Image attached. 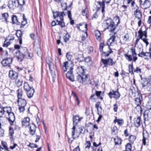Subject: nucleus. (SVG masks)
Wrapping results in <instances>:
<instances>
[{"label":"nucleus","instance_id":"obj_1","mask_svg":"<svg viewBox=\"0 0 151 151\" xmlns=\"http://www.w3.org/2000/svg\"><path fill=\"white\" fill-rule=\"evenodd\" d=\"M85 70H86V68L84 66H81L78 68L76 70L78 74L76 77L77 81L84 85L87 84L93 85L94 81L92 79H90L89 75L86 74Z\"/></svg>","mask_w":151,"mask_h":151},{"label":"nucleus","instance_id":"obj_2","mask_svg":"<svg viewBox=\"0 0 151 151\" xmlns=\"http://www.w3.org/2000/svg\"><path fill=\"white\" fill-rule=\"evenodd\" d=\"M114 20L116 21V24L110 18L106 20V29H108L110 32H114L118 25L120 23L119 17L118 16L115 17Z\"/></svg>","mask_w":151,"mask_h":151},{"label":"nucleus","instance_id":"obj_3","mask_svg":"<svg viewBox=\"0 0 151 151\" xmlns=\"http://www.w3.org/2000/svg\"><path fill=\"white\" fill-rule=\"evenodd\" d=\"M64 65L63 66V70L65 72L67 71L68 69H69L66 74V77L70 81L73 82L75 81L74 77L73 74V68L71 66L70 67L68 66V61L65 62L63 63Z\"/></svg>","mask_w":151,"mask_h":151},{"label":"nucleus","instance_id":"obj_4","mask_svg":"<svg viewBox=\"0 0 151 151\" xmlns=\"http://www.w3.org/2000/svg\"><path fill=\"white\" fill-rule=\"evenodd\" d=\"M4 107V114L6 113L8 114V117H6V118L11 125H14L13 123L15 121V118L14 113L12 111L11 108L8 106Z\"/></svg>","mask_w":151,"mask_h":151},{"label":"nucleus","instance_id":"obj_5","mask_svg":"<svg viewBox=\"0 0 151 151\" xmlns=\"http://www.w3.org/2000/svg\"><path fill=\"white\" fill-rule=\"evenodd\" d=\"M24 89L26 92L27 96L31 98L33 95L35 90L28 83L25 82L24 84Z\"/></svg>","mask_w":151,"mask_h":151},{"label":"nucleus","instance_id":"obj_6","mask_svg":"<svg viewBox=\"0 0 151 151\" xmlns=\"http://www.w3.org/2000/svg\"><path fill=\"white\" fill-rule=\"evenodd\" d=\"M131 54L133 56V59H132V56L130 55L126 54L124 55V56L126 59L129 61H131L132 60L134 62H135L137 59V53L136 52L135 49L132 48L131 49Z\"/></svg>","mask_w":151,"mask_h":151},{"label":"nucleus","instance_id":"obj_7","mask_svg":"<svg viewBox=\"0 0 151 151\" xmlns=\"http://www.w3.org/2000/svg\"><path fill=\"white\" fill-rule=\"evenodd\" d=\"M108 95L110 99L114 98L116 99H118L120 96V94L118 91V88L116 91H114L113 90H110Z\"/></svg>","mask_w":151,"mask_h":151},{"label":"nucleus","instance_id":"obj_8","mask_svg":"<svg viewBox=\"0 0 151 151\" xmlns=\"http://www.w3.org/2000/svg\"><path fill=\"white\" fill-rule=\"evenodd\" d=\"M101 61L104 65V67H107L108 65L109 66H112L115 64V62L113 61L112 59L109 58L107 59H102Z\"/></svg>","mask_w":151,"mask_h":151},{"label":"nucleus","instance_id":"obj_9","mask_svg":"<svg viewBox=\"0 0 151 151\" xmlns=\"http://www.w3.org/2000/svg\"><path fill=\"white\" fill-rule=\"evenodd\" d=\"M20 52L24 56V57L28 59L31 58L32 56L30 55V53L26 47H21L20 48Z\"/></svg>","mask_w":151,"mask_h":151},{"label":"nucleus","instance_id":"obj_10","mask_svg":"<svg viewBox=\"0 0 151 151\" xmlns=\"http://www.w3.org/2000/svg\"><path fill=\"white\" fill-rule=\"evenodd\" d=\"M8 6L9 9H14L19 6L16 0H9Z\"/></svg>","mask_w":151,"mask_h":151},{"label":"nucleus","instance_id":"obj_11","mask_svg":"<svg viewBox=\"0 0 151 151\" xmlns=\"http://www.w3.org/2000/svg\"><path fill=\"white\" fill-rule=\"evenodd\" d=\"M53 13L54 18H57L59 17L60 20H64L63 17L66 15L63 12H60L57 11L55 12H53Z\"/></svg>","mask_w":151,"mask_h":151},{"label":"nucleus","instance_id":"obj_12","mask_svg":"<svg viewBox=\"0 0 151 151\" xmlns=\"http://www.w3.org/2000/svg\"><path fill=\"white\" fill-rule=\"evenodd\" d=\"M13 59L12 58H9L4 59L1 62V63L4 67L8 66L9 67L10 64L12 63Z\"/></svg>","mask_w":151,"mask_h":151},{"label":"nucleus","instance_id":"obj_13","mask_svg":"<svg viewBox=\"0 0 151 151\" xmlns=\"http://www.w3.org/2000/svg\"><path fill=\"white\" fill-rule=\"evenodd\" d=\"M9 76L12 80H14L18 78V74L15 71L10 70L9 72Z\"/></svg>","mask_w":151,"mask_h":151},{"label":"nucleus","instance_id":"obj_14","mask_svg":"<svg viewBox=\"0 0 151 151\" xmlns=\"http://www.w3.org/2000/svg\"><path fill=\"white\" fill-rule=\"evenodd\" d=\"M105 1L106 0H102V2L100 1L97 2V4L100 6V7L102 9L101 12L103 14H104ZM111 1V0H109V1H106V3L107 4H108L110 3Z\"/></svg>","mask_w":151,"mask_h":151},{"label":"nucleus","instance_id":"obj_15","mask_svg":"<svg viewBox=\"0 0 151 151\" xmlns=\"http://www.w3.org/2000/svg\"><path fill=\"white\" fill-rule=\"evenodd\" d=\"M29 132L32 135H33L35 134L36 126L33 123H31L29 127Z\"/></svg>","mask_w":151,"mask_h":151},{"label":"nucleus","instance_id":"obj_16","mask_svg":"<svg viewBox=\"0 0 151 151\" xmlns=\"http://www.w3.org/2000/svg\"><path fill=\"white\" fill-rule=\"evenodd\" d=\"M140 4L143 6L145 9L149 8L150 5V2L148 0H140Z\"/></svg>","mask_w":151,"mask_h":151},{"label":"nucleus","instance_id":"obj_17","mask_svg":"<svg viewBox=\"0 0 151 151\" xmlns=\"http://www.w3.org/2000/svg\"><path fill=\"white\" fill-rule=\"evenodd\" d=\"M114 34H115V33ZM115 38L116 37L114 35L111 37L107 40V44L109 46L108 48H110L109 47V46L113 45H114V43Z\"/></svg>","mask_w":151,"mask_h":151},{"label":"nucleus","instance_id":"obj_18","mask_svg":"<svg viewBox=\"0 0 151 151\" xmlns=\"http://www.w3.org/2000/svg\"><path fill=\"white\" fill-rule=\"evenodd\" d=\"M114 34H115V33ZM115 38L116 37L114 35L111 37L107 40V44L109 46L108 48H110L109 47V46L113 45H114V43Z\"/></svg>","mask_w":151,"mask_h":151},{"label":"nucleus","instance_id":"obj_19","mask_svg":"<svg viewBox=\"0 0 151 151\" xmlns=\"http://www.w3.org/2000/svg\"><path fill=\"white\" fill-rule=\"evenodd\" d=\"M16 56L18 61L21 62L24 57V56L21 53L20 50H17L16 52Z\"/></svg>","mask_w":151,"mask_h":151},{"label":"nucleus","instance_id":"obj_20","mask_svg":"<svg viewBox=\"0 0 151 151\" xmlns=\"http://www.w3.org/2000/svg\"><path fill=\"white\" fill-rule=\"evenodd\" d=\"M30 119L29 117H27L24 118L22 121V125L23 127H26L27 126L29 127L30 124H29Z\"/></svg>","mask_w":151,"mask_h":151},{"label":"nucleus","instance_id":"obj_21","mask_svg":"<svg viewBox=\"0 0 151 151\" xmlns=\"http://www.w3.org/2000/svg\"><path fill=\"white\" fill-rule=\"evenodd\" d=\"M16 35L18 38V39L19 40V43L20 44H22V37L23 35L22 32L19 30H17L16 32Z\"/></svg>","mask_w":151,"mask_h":151},{"label":"nucleus","instance_id":"obj_22","mask_svg":"<svg viewBox=\"0 0 151 151\" xmlns=\"http://www.w3.org/2000/svg\"><path fill=\"white\" fill-rule=\"evenodd\" d=\"M75 58L79 62H83L84 61V57L83 54H76L75 55Z\"/></svg>","mask_w":151,"mask_h":151},{"label":"nucleus","instance_id":"obj_23","mask_svg":"<svg viewBox=\"0 0 151 151\" xmlns=\"http://www.w3.org/2000/svg\"><path fill=\"white\" fill-rule=\"evenodd\" d=\"M141 117L137 116V118L134 119V125L137 127H139L140 125Z\"/></svg>","mask_w":151,"mask_h":151},{"label":"nucleus","instance_id":"obj_24","mask_svg":"<svg viewBox=\"0 0 151 151\" xmlns=\"http://www.w3.org/2000/svg\"><path fill=\"white\" fill-rule=\"evenodd\" d=\"M134 15L135 17L138 19H140L142 17V15L141 12L138 9L136 10L134 12Z\"/></svg>","mask_w":151,"mask_h":151},{"label":"nucleus","instance_id":"obj_25","mask_svg":"<svg viewBox=\"0 0 151 151\" xmlns=\"http://www.w3.org/2000/svg\"><path fill=\"white\" fill-rule=\"evenodd\" d=\"M18 102L19 106H23L25 107V106H26L27 102L24 99L18 100Z\"/></svg>","mask_w":151,"mask_h":151},{"label":"nucleus","instance_id":"obj_26","mask_svg":"<svg viewBox=\"0 0 151 151\" xmlns=\"http://www.w3.org/2000/svg\"><path fill=\"white\" fill-rule=\"evenodd\" d=\"M142 99V96H139V97H137L135 98V104L137 106H140L141 104V100Z\"/></svg>","mask_w":151,"mask_h":151},{"label":"nucleus","instance_id":"obj_27","mask_svg":"<svg viewBox=\"0 0 151 151\" xmlns=\"http://www.w3.org/2000/svg\"><path fill=\"white\" fill-rule=\"evenodd\" d=\"M14 80L16 85L17 86L19 87L22 86L23 82V80L22 79L18 78Z\"/></svg>","mask_w":151,"mask_h":151},{"label":"nucleus","instance_id":"obj_28","mask_svg":"<svg viewBox=\"0 0 151 151\" xmlns=\"http://www.w3.org/2000/svg\"><path fill=\"white\" fill-rule=\"evenodd\" d=\"M95 35L97 40L100 42L101 40V34L100 32L98 30H96L95 31Z\"/></svg>","mask_w":151,"mask_h":151},{"label":"nucleus","instance_id":"obj_29","mask_svg":"<svg viewBox=\"0 0 151 151\" xmlns=\"http://www.w3.org/2000/svg\"><path fill=\"white\" fill-rule=\"evenodd\" d=\"M17 96L18 98V100H21V99H22V97L23 94L22 92V90L21 89H18L17 91Z\"/></svg>","mask_w":151,"mask_h":151},{"label":"nucleus","instance_id":"obj_30","mask_svg":"<svg viewBox=\"0 0 151 151\" xmlns=\"http://www.w3.org/2000/svg\"><path fill=\"white\" fill-rule=\"evenodd\" d=\"M114 122L115 123L117 122L118 124L120 126H122L124 123V120L123 119H117L116 117V119L114 120Z\"/></svg>","mask_w":151,"mask_h":151},{"label":"nucleus","instance_id":"obj_31","mask_svg":"<svg viewBox=\"0 0 151 151\" xmlns=\"http://www.w3.org/2000/svg\"><path fill=\"white\" fill-rule=\"evenodd\" d=\"M100 102H97L95 105V106L97 109L98 114H99V112L101 111L102 110V108Z\"/></svg>","mask_w":151,"mask_h":151},{"label":"nucleus","instance_id":"obj_32","mask_svg":"<svg viewBox=\"0 0 151 151\" xmlns=\"http://www.w3.org/2000/svg\"><path fill=\"white\" fill-rule=\"evenodd\" d=\"M12 22L14 24H18L19 23L17 17L15 15H14L12 16Z\"/></svg>","mask_w":151,"mask_h":151},{"label":"nucleus","instance_id":"obj_33","mask_svg":"<svg viewBox=\"0 0 151 151\" xmlns=\"http://www.w3.org/2000/svg\"><path fill=\"white\" fill-rule=\"evenodd\" d=\"M18 6L21 7L22 6L24 5L25 3V0H16Z\"/></svg>","mask_w":151,"mask_h":151},{"label":"nucleus","instance_id":"obj_34","mask_svg":"<svg viewBox=\"0 0 151 151\" xmlns=\"http://www.w3.org/2000/svg\"><path fill=\"white\" fill-rule=\"evenodd\" d=\"M131 7L132 9L137 10L138 9L139 7L137 6L135 4L134 1H132L131 3Z\"/></svg>","mask_w":151,"mask_h":151},{"label":"nucleus","instance_id":"obj_35","mask_svg":"<svg viewBox=\"0 0 151 151\" xmlns=\"http://www.w3.org/2000/svg\"><path fill=\"white\" fill-rule=\"evenodd\" d=\"M56 20L58 22L57 24L60 26L62 28L65 26L63 20H60H60L59 21L58 19H56Z\"/></svg>","mask_w":151,"mask_h":151},{"label":"nucleus","instance_id":"obj_36","mask_svg":"<svg viewBox=\"0 0 151 151\" xmlns=\"http://www.w3.org/2000/svg\"><path fill=\"white\" fill-rule=\"evenodd\" d=\"M144 58L145 59H148L149 58H151V52H144Z\"/></svg>","mask_w":151,"mask_h":151},{"label":"nucleus","instance_id":"obj_37","mask_svg":"<svg viewBox=\"0 0 151 151\" xmlns=\"http://www.w3.org/2000/svg\"><path fill=\"white\" fill-rule=\"evenodd\" d=\"M136 139V137L132 135H130L129 138V142L131 143H133Z\"/></svg>","mask_w":151,"mask_h":151},{"label":"nucleus","instance_id":"obj_38","mask_svg":"<svg viewBox=\"0 0 151 151\" xmlns=\"http://www.w3.org/2000/svg\"><path fill=\"white\" fill-rule=\"evenodd\" d=\"M114 141L115 145L121 144L122 143V140L120 138L116 137L114 139Z\"/></svg>","mask_w":151,"mask_h":151},{"label":"nucleus","instance_id":"obj_39","mask_svg":"<svg viewBox=\"0 0 151 151\" xmlns=\"http://www.w3.org/2000/svg\"><path fill=\"white\" fill-rule=\"evenodd\" d=\"M78 118H79V116L76 115L73 116V124L77 125L78 124Z\"/></svg>","mask_w":151,"mask_h":151},{"label":"nucleus","instance_id":"obj_40","mask_svg":"<svg viewBox=\"0 0 151 151\" xmlns=\"http://www.w3.org/2000/svg\"><path fill=\"white\" fill-rule=\"evenodd\" d=\"M23 21H22L21 22V26H20L21 28L24 27L27 23L26 19H25V17L24 14H23Z\"/></svg>","mask_w":151,"mask_h":151},{"label":"nucleus","instance_id":"obj_41","mask_svg":"<svg viewBox=\"0 0 151 151\" xmlns=\"http://www.w3.org/2000/svg\"><path fill=\"white\" fill-rule=\"evenodd\" d=\"M11 44V42L8 41L7 39H6L3 44V47H7Z\"/></svg>","mask_w":151,"mask_h":151},{"label":"nucleus","instance_id":"obj_42","mask_svg":"<svg viewBox=\"0 0 151 151\" xmlns=\"http://www.w3.org/2000/svg\"><path fill=\"white\" fill-rule=\"evenodd\" d=\"M141 78V79L142 80V87H144L147 85L148 83V82L147 79L145 78H144L142 79V78Z\"/></svg>","mask_w":151,"mask_h":151},{"label":"nucleus","instance_id":"obj_43","mask_svg":"<svg viewBox=\"0 0 151 151\" xmlns=\"http://www.w3.org/2000/svg\"><path fill=\"white\" fill-rule=\"evenodd\" d=\"M70 35L68 33H67L63 36L64 41L65 42L68 41L69 39Z\"/></svg>","mask_w":151,"mask_h":151},{"label":"nucleus","instance_id":"obj_44","mask_svg":"<svg viewBox=\"0 0 151 151\" xmlns=\"http://www.w3.org/2000/svg\"><path fill=\"white\" fill-rule=\"evenodd\" d=\"M9 135L11 136V138H12V136L14 134V131L13 128L11 127H9Z\"/></svg>","mask_w":151,"mask_h":151},{"label":"nucleus","instance_id":"obj_45","mask_svg":"<svg viewBox=\"0 0 151 151\" xmlns=\"http://www.w3.org/2000/svg\"><path fill=\"white\" fill-rule=\"evenodd\" d=\"M91 143L90 141H87L86 143L85 144L86 149L88 150L90 147Z\"/></svg>","mask_w":151,"mask_h":151},{"label":"nucleus","instance_id":"obj_46","mask_svg":"<svg viewBox=\"0 0 151 151\" xmlns=\"http://www.w3.org/2000/svg\"><path fill=\"white\" fill-rule=\"evenodd\" d=\"M133 66L132 63L131 65L129 64V71L131 74H132L133 73Z\"/></svg>","mask_w":151,"mask_h":151},{"label":"nucleus","instance_id":"obj_47","mask_svg":"<svg viewBox=\"0 0 151 151\" xmlns=\"http://www.w3.org/2000/svg\"><path fill=\"white\" fill-rule=\"evenodd\" d=\"M132 146L129 143H127L126 145V150L128 151H130L132 149Z\"/></svg>","mask_w":151,"mask_h":151},{"label":"nucleus","instance_id":"obj_48","mask_svg":"<svg viewBox=\"0 0 151 151\" xmlns=\"http://www.w3.org/2000/svg\"><path fill=\"white\" fill-rule=\"evenodd\" d=\"M1 144L3 147L5 149V150L7 151H9L8 150V148L7 146V144L6 142L4 141H2L1 142Z\"/></svg>","mask_w":151,"mask_h":151},{"label":"nucleus","instance_id":"obj_49","mask_svg":"<svg viewBox=\"0 0 151 151\" xmlns=\"http://www.w3.org/2000/svg\"><path fill=\"white\" fill-rule=\"evenodd\" d=\"M47 63L48 64L49 69L50 70H52V67H53V63L50 62V60L48 61L47 60H46Z\"/></svg>","mask_w":151,"mask_h":151},{"label":"nucleus","instance_id":"obj_50","mask_svg":"<svg viewBox=\"0 0 151 151\" xmlns=\"http://www.w3.org/2000/svg\"><path fill=\"white\" fill-rule=\"evenodd\" d=\"M139 31H140L141 32V35H142V37L143 36H144L145 38H146L147 37V29H146L145 31H143L142 29H140Z\"/></svg>","mask_w":151,"mask_h":151},{"label":"nucleus","instance_id":"obj_51","mask_svg":"<svg viewBox=\"0 0 151 151\" xmlns=\"http://www.w3.org/2000/svg\"><path fill=\"white\" fill-rule=\"evenodd\" d=\"M138 33V36L137 37V38L136 40V42H138L140 39H142L141 32L140 31H139Z\"/></svg>","mask_w":151,"mask_h":151},{"label":"nucleus","instance_id":"obj_52","mask_svg":"<svg viewBox=\"0 0 151 151\" xmlns=\"http://www.w3.org/2000/svg\"><path fill=\"white\" fill-rule=\"evenodd\" d=\"M66 57L68 59V60L69 61H70L71 60V58L72 57V55L71 54L70 52H68L66 53Z\"/></svg>","mask_w":151,"mask_h":151},{"label":"nucleus","instance_id":"obj_53","mask_svg":"<svg viewBox=\"0 0 151 151\" xmlns=\"http://www.w3.org/2000/svg\"><path fill=\"white\" fill-rule=\"evenodd\" d=\"M112 52V51L111 50L110 48L109 49V51L107 52H104L103 54L104 55L105 57H108L109 55Z\"/></svg>","mask_w":151,"mask_h":151},{"label":"nucleus","instance_id":"obj_54","mask_svg":"<svg viewBox=\"0 0 151 151\" xmlns=\"http://www.w3.org/2000/svg\"><path fill=\"white\" fill-rule=\"evenodd\" d=\"M2 17L5 19L6 21H7L9 17L8 14L7 13H3L2 14Z\"/></svg>","mask_w":151,"mask_h":151},{"label":"nucleus","instance_id":"obj_55","mask_svg":"<svg viewBox=\"0 0 151 151\" xmlns=\"http://www.w3.org/2000/svg\"><path fill=\"white\" fill-rule=\"evenodd\" d=\"M91 60V58L90 57L88 56L84 58V61L86 63H88L90 62Z\"/></svg>","mask_w":151,"mask_h":151},{"label":"nucleus","instance_id":"obj_56","mask_svg":"<svg viewBox=\"0 0 151 151\" xmlns=\"http://www.w3.org/2000/svg\"><path fill=\"white\" fill-rule=\"evenodd\" d=\"M129 38V36L128 34H126L123 37V39L124 40L126 41L128 40Z\"/></svg>","mask_w":151,"mask_h":151},{"label":"nucleus","instance_id":"obj_57","mask_svg":"<svg viewBox=\"0 0 151 151\" xmlns=\"http://www.w3.org/2000/svg\"><path fill=\"white\" fill-rule=\"evenodd\" d=\"M87 33L86 32H85L84 33V34H83L82 35V37H81L82 40L83 41H84L86 39V37H87Z\"/></svg>","mask_w":151,"mask_h":151},{"label":"nucleus","instance_id":"obj_58","mask_svg":"<svg viewBox=\"0 0 151 151\" xmlns=\"http://www.w3.org/2000/svg\"><path fill=\"white\" fill-rule=\"evenodd\" d=\"M114 110L115 112H116L117 111V109H118V106L116 104H115L114 105Z\"/></svg>","mask_w":151,"mask_h":151},{"label":"nucleus","instance_id":"obj_59","mask_svg":"<svg viewBox=\"0 0 151 151\" xmlns=\"http://www.w3.org/2000/svg\"><path fill=\"white\" fill-rule=\"evenodd\" d=\"M19 110L20 112H22L24 111L25 110V107L23 106H19Z\"/></svg>","mask_w":151,"mask_h":151},{"label":"nucleus","instance_id":"obj_60","mask_svg":"<svg viewBox=\"0 0 151 151\" xmlns=\"http://www.w3.org/2000/svg\"><path fill=\"white\" fill-rule=\"evenodd\" d=\"M134 72L138 73H140L141 72V69L139 67H137L136 69L134 70Z\"/></svg>","mask_w":151,"mask_h":151},{"label":"nucleus","instance_id":"obj_61","mask_svg":"<svg viewBox=\"0 0 151 151\" xmlns=\"http://www.w3.org/2000/svg\"><path fill=\"white\" fill-rule=\"evenodd\" d=\"M143 139H142V143L144 145H146V138L145 137L144 135V133H143Z\"/></svg>","mask_w":151,"mask_h":151},{"label":"nucleus","instance_id":"obj_62","mask_svg":"<svg viewBox=\"0 0 151 151\" xmlns=\"http://www.w3.org/2000/svg\"><path fill=\"white\" fill-rule=\"evenodd\" d=\"M103 47L104 46L103 43H101L100 44L99 46V50L100 51L102 52L103 51Z\"/></svg>","mask_w":151,"mask_h":151},{"label":"nucleus","instance_id":"obj_63","mask_svg":"<svg viewBox=\"0 0 151 151\" xmlns=\"http://www.w3.org/2000/svg\"><path fill=\"white\" fill-rule=\"evenodd\" d=\"M68 17L69 18L70 20L72 19L71 17V12L70 11H68Z\"/></svg>","mask_w":151,"mask_h":151},{"label":"nucleus","instance_id":"obj_64","mask_svg":"<svg viewBox=\"0 0 151 151\" xmlns=\"http://www.w3.org/2000/svg\"><path fill=\"white\" fill-rule=\"evenodd\" d=\"M101 93V92L100 91H96V93H95V94L96 96H97L98 97H99L100 96Z\"/></svg>","mask_w":151,"mask_h":151}]
</instances>
